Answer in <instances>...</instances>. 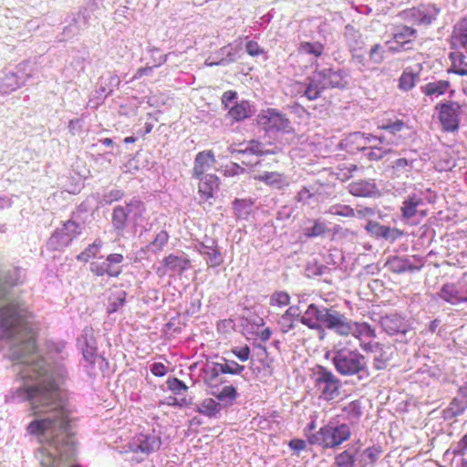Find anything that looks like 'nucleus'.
<instances>
[{
	"label": "nucleus",
	"instance_id": "nucleus-38",
	"mask_svg": "<svg viewBox=\"0 0 467 467\" xmlns=\"http://www.w3.org/2000/svg\"><path fill=\"white\" fill-rule=\"evenodd\" d=\"M103 246L101 239H96L91 244L84 249L79 254L77 255V260L87 263L90 259L97 257Z\"/></svg>",
	"mask_w": 467,
	"mask_h": 467
},
{
	"label": "nucleus",
	"instance_id": "nucleus-7",
	"mask_svg": "<svg viewBox=\"0 0 467 467\" xmlns=\"http://www.w3.org/2000/svg\"><path fill=\"white\" fill-rule=\"evenodd\" d=\"M123 260L124 256L121 254H110L103 262H92L90 271L97 276L107 275L110 277H118L122 271L120 264Z\"/></svg>",
	"mask_w": 467,
	"mask_h": 467
},
{
	"label": "nucleus",
	"instance_id": "nucleus-27",
	"mask_svg": "<svg viewBox=\"0 0 467 467\" xmlns=\"http://www.w3.org/2000/svg\"><path fill=\"white\" fill-rule=\"evenodd\" d=\"M423 204L422 199L417 194L409 195L402 202L400 207L401 215L404 219L409 220L417 214L418 208Z\"/></svg>",
	"mask_w": 467,
	"mask_h": 467
},
{
	"label": "nucleus",
	"instance_id": "nucleus-53",
	"mask_svg": "<svg viewBox=\"0 0 467 467\" xmlns=\"http://www.w3.org/2000/svg\"><path fill=\"white\" fill-rule=\"evenodd\" d=\"M300 322L311 329H321V325L317 321L315 314H309V306L300 317Z\"/></svg>",
	"mask_w": 467,
	"mask_h": 467
},
{
	"label": "nucleus",
	"instance_id": "nucleus-49",
	"mask_svg": "<svg viewBox=\"0 0 467 467\" xmlns=\"http://www.w3.org/2000/svg\"><path fill=\"white\" fill-rule=\"evenodd\" d=\"M290 303V296L284 291L275 292L270 298V305L273 306L284 307Z\"/></svg>",
	"mask_w": 467,
	"mask_h": 467
},
{
	"label": "nucleus",
	"instance_id": "nucleus-50",
	"mask_svg": "<svg viewBox=\"0 0 467 467\" xmlns=\"http://www.w3.org/2000/svg\"><path fill=\"white\" fill-rule=\"evenodd\" d=\"M369 60L374 64H380L385 58V49L380 44L371 47L368 52Z\"/></svg>",
	"mask_w": 467,
	"mask_h": 467
},
{
	"label": "nucleus",
	"instance_id": "nucleus-3",
	"mask_svg": "<svg viewBox=\"0 0 467 467\" xmlns=\"http://www.w3.org/2000/svg\"><path fill=\"white\" fill-rule=\"evenodd\" d=\"M351 429L347 423L334 424L328 422L322 426L317 431L307 437L312 445H317L322 449H335L351 437Z\"/></svg>",
	"mask_w": 467,
	"mask_h": 467
},
{
	"label": "nucleus",
	"instance_id": "nucleus-47",
	"mask_svg": "<svg viewBox=\"0 0 467 467\" xmlns=\"http://www.w3.org/2000/svg\"><path fill=\"white\" fill-rule=\"evenodd\" d=\"M219 369L223 374L239 375L244 370V366L234 360H226L224 364L219 363Z\"/></svg>",
	"mask_w": 467,
	"mask_h": 467
},
{
	"label": "nucleus",
	"instance_id": "nucleus-30",
	"mask_svg": "<svg viewBox=\"0 0 467 467\" xmlns=\"http://www.w3.org/2000/svg\"><path fill=\"white\" fill-rule=\"evenodd\" d=\"M385 267L394 274H402L408 270L413 269L408 258L397 255L389 257L385 263Z\"/></svg>",
	"mask_w": 467,
	"mask_h": 467
},
{
	"label": "nucleus",
	"instance_id": "nucleus-4",
	"mask_svg": "<svg viewBox=\"0 0 467 467\" xmlns=\"http://www.w3.org/2000/svg\"><path fill=\"white\" fill-rule=\"evenodd\" d=\"M314 383L320 393V398L325 400H332L339 395V379L323 366H317L314 371Z\"/></svg>",
	"mask_w": 467,
	"mask_h": 467
},
{
	"label": "nucleus",
	"instance_id": "nucleus-56",
	"mask_svg": "<svg viewBox=\"0 0 467 467\" xmlns=\"http://www.w3.org/2000/svg\"><path fill=\"white\" fill-rule=\"evenodd\" d=\"M245 50L247 54L251 57H257L265 54V49L260 47V45L254 40H249L245 45Z\"/></svg>",
	"mask_w": 467,
	"mask_h": 467
},
{
	"label": "nucleus",
	"instance_id": "nucleus-44",
	"mask_svg": "<svg viewBox=\"0 0 467 467\" xmlns=\"http://www.w3.org/2000/svg\"><path fill=\"white\" fill-rule=\"evenodd\" d=\"M356 462L355 454L349 450H345L335 457L336 467H354Z\"/></svg>",
	"mask_w": 467,
	"mask_h": 467
},
{
	"label": "nucleus",
	"instance_id": "nucleus-8",
	"mask_svg": "<svg viewBox=\"0 0 467 467\" xmlns=\"http://www.w3.org/2000/svg\"><path fill=\"white\" fill-rule=\"evenodd\" d=\"M440 13L435 5H421L403 11L404 18L416 25H431Z\"/></svg>",
	"mask_w": 467,
	"mask_h": 467
},
{
	"label": "nucleus",
	"instance_id": "nucleus-57",
	"mask_svg": "<svg viewBox=\"0 0 467 467\" xmlns=\"http://www.w3.org/2000/svg\"><path fill=\"white\" fill-rule=\"evenodd\" d=\"M168 388L175 394H180L182 390H187V386L176 378L169 379L167 380Z\"/></svg>",
	"mask_w": 467,
	"mask_h": 467
},
{
	"label": "nucleus",
	"instance_id": "nucleus-12",
	"mask_svg": "<svg viewBox=\"0 0 467 467\" xmlns=\"http://www.w3.org/2000/svg\"><path fill=\"white\" fill-rule=\"evenodd\" d=\"M449 43L451 49H467V14L453 24Z\"/></svg>",
	"mask_w": 467,
	"mask_h": 467
},
{
	"label": "nucleus",
	"instance_id": "nucleus-22",
	"mask_svg": "<svg viewBox=\"0 0 467 467\" xmlns=\"http://www.w3.org/2000/svg\"><path fill=\"white\" fill-rule=\"evenodd\" d=\"M370 133L354 132L346 139V148L349 152L365 151L367 152L368 144H369Z\"/></svg>",
	"mask_w": 467,
	"mask_h": 467
},
{
	"label": "nucleus",
	"instance_id": "nucleus-9",
	"mask_svg": "<svg viewBox=\"0 0 467 467\" xmlns=\"http://www.w3.org/2000/svg\"><path fill=\"white\" fill-rule=\"evenodd\" d=\"M281 152V149L274 147L273 149H264L262 143L256 140H251L244 148H233L232 153H237L240 155L239 160L244 165H251L253 161L249 159L250 156H259L266 154H278Z\"/></svg>",
	"mask_w": 467,
	"mask_h": 467
},
{
	"label": "nucleus",
	"instance_id": "nucleus-13",
	"mask_svg": "<svg viewBox=\"0 0 467 467\" xmlns=\"http://www.w3.org/2000/svg\"><path fill=\"white\" fill-rule=\"evenodd\" d=\"M315 78L322 82L323 88H343L347 86L346 74L344 70H334L333 68H324L317 72Z\"/></svg>",
	"mask_w": 467,
	"mask_h": 467
},
{
	"label": "nucleus",
	"instance_id": "nucleus-46",
	"mask_svg": "<svg viewBox=\"0 0 467 467\" xmlns=\"http://www.w3.org/2000/svg\"><path fill=\"white\" fill-rule=\"evenodd\" d=\"M342 411L346 414L348 420H358L362 414L361 403L356 400L343 407Z\"/></svg>",
	"mask_w": 467,
	"mask_h": 467
},
{
	"label": "nucleus",
	"instance_id": "nucleus-10",
	"mask_svg": "<svg viewBox=\"0 0 467 467\" xmlns=\"http://www.w3.org/2000/svg\"><path fill=\"white\" fill-rule=\"evenodd\" d=\"M142 210L143 203L140 201H131L125 206H116L112 213L113 227L115 230L123 231L126 227L129 214L136 212L140 216Z\"/></svg>",
	"mask_w": 467,
	"mask_h": 467
},
{
	"label": "nucleus",
	"instance_id": "nucleus-52",
	"mask_svg": "<svg viewBox=\"0 0 467 467\" xmlns=\"http://www.w3.org/2000/svg\"><path fill=\"white\" fill-rule=\"evenodd\" d=\"M313 223V227L310 229H306L305 233L306 237L311 238L320 236L325 234L328 231L327 225L324 223L319 222L318 220H314Z\"/></svg>",
	"mask_w": 467,
	"mask_h": 467
},
{
	"label": "nucleus",
	"instance_id": "nucleus-14",
	"mask_svg": "<svg viewBox=\"0 0 467 467\" xmlns=\"http://www.w3.org/2000/svg\"><path fill=\"white\" fill-rule=\"evenodd\" d=\"M216 163L213 150H206L198 152L194 158L192 175L193 178L207 176L206 173Z\"/></svg>",
	"mask_w": 467,
	"mask_h": 467
},
{
	"label": "nucleus",
	"instance_id": "nucleus-32",
	"mask_svg": "<svg viewBox=\"0 0 467 467\" xmlns=\"http://www.w3.org/2000/svg\"><path fill=\"white\" fill-rule=\"evenodd\" d=\"M393 349L391 346H386L381 344L380 348L375 352L373 364L376 369H385L388 366L389 361L391 359Z\"/></svg>",
	"mask_w": 467,
	"mask_h": 467
},
{
	"label": "nucleus",
	"instance_id": "nucleus-11",
	"mask_svg": "<svg viewBox=\"0 0 467 467\" xmlns=\"http://www.w3.org/2000/svg\"><path fill=\"white\" fill-rule=\"evenodd\" d=\"M369 141L365 156L370 161H379L393 151L391 143L384 136L370 133Z\"/></svg>",
	"mask_w": 467,
	"mask_h": 467
},
{
	"label": "nucleus",
	"instance_id": "nucleus-51",
	"mask_svg": "<svg viewBox=\"0 0 467 467\" xmlns=\"http://www.w3.org/2000/svg\"><path fill=\"white\" fill-rule=\"evenodd\" d=\"M329 213L333 215L342 217H353L355 216L354 209L349 205L346 204H336L330 207Z\"/></svg>",
	"mask_w": 467,
	"mask_h": 467
},
{
	"label": "nucleus",
	"instance_id": "nucleus-24",
	"mask_svg": "<svg viewBox=\"0 0 467 467\" xmlns=\"http://www.w3.org/2000/svg\"><path fill=\"white\" fill-rule=\"evenodd\" d=\"M254 179L276 189H283L289 184L285 174L278 171H265Z\"/></svg>",
	"mask_w": 467,
	"mask_h": 467
},
{
	"label": "nucleus",
	"instance_id": "nucleus-59",
	"mask_svg": "<svg viewBox=\"0 0 467 467\" xmlns=\"http://www.w3.org/2000/svg\"><path fill=\"white\" fill-rule=\"evenodd\" d=\"M232 353L242 362H244L249 359L250 357V348L245 345L242 348H232Z\"/></svg>",
	"mask_w": 467,
	"mask_h": 467
},
{
	"label": "nucleus",
	"instance_id": "nucleus-1",
	"mask_svg": "<svg viewBox=\"0 0 467 467\" xmlns=\"http://www.w3.org/2000/svg\"><path fill=\"white\" fill-rule=\"evenodd\" d=\"M31 317V313L18 302L0 308V337L12 342L13 360L27 364L20 373L25 384L16 393L29 401L34 415L47 414L27 426L31 435L55 450V453L47 448L39 451L41 467H75V449L67 435L69 411L61 398L59 386L52 377H48V366L44 358L27 360L37 351V333L29 322Z\"/></svg>",
	"mask_w": 467,
	"mask_h": 467
},
{
	"label": "nucleus",
	"instance_id": "nucleus-61",
	"mask_svg": "<svg viewBox=\"0 0 467 467\" xmlns=\"http://www.w3.org/2000/svg\"><path fill=\"white\" fill-rule=\"evenodd\" d=\"M385 225H381L377 222H368V223L366 226V229L370 232L373 235L377 237H382L383 235V230Z\"/></svg>",
	"mask_w": 467,
	"mask_h": 467
},
{
	"label": "nucleus",
	"instance_id": "nucleus-40",
	"mask_svg": "<svg viewBox=\"0 0 467 467\" xmlns=\"http://www.w3.org/2000/svg\"><path fill=\"white\" fill-rule=\"evenodd\" d=\"M71 237L66 235L64 231L57 230L49 238L48 245L53 250H61L71 243Z\"/></svg>",
	"mask_w": 467,
	"mask_h": 467
},
{
	"label": "nucleus",
	"instance_id": "nucleus-41",
	"mask_svg": "<svg viewBox=\"0 0 467 467\" xmlns=\"http://www.w3.org/2000/svg\"><path fill=\"white\" fill-rule=\"evenodd\" d=\"M382 454V449L379 445H373L364 450L361 462L363 466L374 465Z\"/></svg>",
	"mask_w": 467,
	"mask_h": 467
},
{
	"label": "nucleus",
	"instance_id": "nucleus-60",
	"mask_svg": "<svg viewBox=\"0 0 467 467\" xmlns=\"http://www.w3.org/2000/svg\"><path fill=\"white\" fill-rule=\"evenodd\" d=\"M402 235H403L402 231L396 229V228H390L389 226L385 225L384 230H383L382 238L390 239V240L394 241V240L401 237Z\"/></svg>",
	"mask_w": 467,
	"mask_h": 467
},
{
	"label": "nucleus",
	"instance_id": "nucleus-15",
	"mask_svg": "<svg viewBox=\"0 0 467 467\" xmlns=\"http://www.w3.org/2000/svg\"><path fill=\"white\" fill-rule=\"evenodd\" d=\"M190 260L188 258H182L175 254H169L165 256L161 261V265L156 268V274L159 276H164L168 271H184L188 268Z\"/></svg>",
	"mask_w": 467,
	"mask_h": 467
},
{
	"label": "nucleus",
	"instance_id": "nucleus-5",
	"mask_svg": "<svg viewBox=\"0 0 467 467\" xmlns=\"http://www.w3.org/2000/svg\"><path fill=\"white\" fill-rule=\"evenodd\" d=\"M256 123L265 132L289 131L291 129L286 115L273 108L262 109L256 117Z\"/></svg>",
	"mask_w": 467,
	"mask_h": 467
},
{
	"label": "nucleus",
	"instance_id": "nucleus-18",
	"mask_svg": "<svg viewBox=\"0 0 467 467\" xmlns=\"http://www.w3.org/2000/svg\"><path fill=\"white\" fill-rule=\"evenodd\" d=\"M202 250L200 253L208 257V265L210 267L220 266L223 263V258L218 249L217 242L213 238L205 237L201 243Z\"/></svg>",
	"mask_w": 467,
	"mask_h": 467
},
{
	"label": "nucleus",
	"instance_id": "nucleus-55",
	"mask_svg": "<svg viewBox=\"0 0 467 467\" xmlns=\"http://www.w3.org/2000/svg\"><path fill=\"white\" fill-rule=\"evenodd\" d=\"M61 230L66 233L67 236L71 237V241L80 234L79 224L70 220L64 223Z\"/></svg>",
	"mask_w": 467,
	"mask_h": 467
},
{
	"label": "nucleus",
	"instance_id": "nucleus-23",
	"mask_svg": "<svg viewBox=\"0 0 467 467\" xmlns=\"http://www.w3.org/2000/svg\"><path fill=\"white\" fill-rule=\"evenodd\" d=\"M221 374L223 372L219 369V363H212L203 368V381L210 390L218 389L224 382Z\"/></svg>",
	"mask_w": 467,
	"mask_h": 467
},
{
	"label": "nucleus",
	"instance_id": "nucleus-16",
	"mask_svg": "<svg viewBox=\"0 0 467 467\" xmlns=\"http://www.w3.org/2000/svg\"><path fill=\"white\" fill-rule=\"evenodd\" d=\"M353 322L349 321L343 314L334 310L329 316L326 327L333 330L339 336L348 337L352 332Z\"/></svg>",
	"mask_w": 467,
	"mask_h": 467
},
{
	"label": "nucleus",
	"instance_id": "nucleus-34",
	"mask_svg": "<svg viewBox=\"0 0 467 467\" xmlns=\"http://www.w3.org/2000/svg\"><path fill=\"white\" fill-rule=\"evenodd\" d=\"M210 394L214 396L219 401L229 405L237 398L236 389L232 385L224 386L221 390L219 389L210 390Z\"/></svg>",
	"mask_w": 467,
	"mask_h": 467
},
{
	"label": "nucleus",
	"instance_id": "nucleus-63",
	"mask_svg": "<svg viewBox=\"0 0 467 467\" xmlns=\"http://www.w3.org/2000/svg\"><path fill=\"white\" fill-rule=\"evenodd\" d=\"M150 371L156 377H163L167 373V368L163 363L155 362L152 364Z\"/></svg>",
	"mask_w": 467,
	"mask_h": 467
},
{
	"label": "nucleus",
	"instance_id": "nucleus-43",
	"mask_svg": "<svg viewBox=\"0 0 467 467\" xmlns=\"http://www.w3.org/2000/svg\"><path fill=\"white\" fill-rule=\"evenodd\" d=\"M334 309L327 307H319L316 304L312 303L309 305V314H315V317L317 321L321 325L323 324L325 327L327 324V320L329 316L332 315Z\"/></svg>",
	"mask_w": 467,
	"mask_h": 467
},
{
	"label": "nucleus",
	"instance_id": "nucleus-20",
	"mask_svg": "<svg viewBox=\"0 0 467 467\" xmlns=\"http://www.w3.org/2000/svg\"><path fill=\"white\" fill-rule=\"evenodd\" d=\"M417 31L408 26H402L398 28L397 32L393 35V41L395 47H390L392 52H400L401 50L409 49L405 46L410 44L416 37Z\"/></svg>",
	"mask_w": 467,
	"mask_h": 467
},
{
	"label": "nucleus",
	"instance_id": "nucleus-19",
	"mask_svg": "<svg viewBox=\"0 0 467 467\" xmlns=\"http://www.w3.org/2000/svg\"><path fill=\"white\" fill-rule=\"evenodd\" d=\"M439 296L451 305L467 302V291H463L452 283L444 284L439 293Z\"/></svg>",
	"mask_w": 467,
	"mask_h": 467
},
{
	"label": "nucleus",
	"instance_id": "nucleus-31",
	"mask_svg": "<svg viewBox=\"0 0 467 467\" xmlns=\"http://www.w3.org/2000/svg\"><path fill=\"white\" fill-rule=\"evenodd\" d=\"M351 336L360 342L365 338H375L377 334L375 328L367 322H353Z\"/></svg>",
	"mask_w": 467,
	"mask_h": 467
},
{
	"label": "nucleus",
	"instance_id": "nucleus-42",
	"mask_svg": "<svg viewBox=\"0 0 467 467\" xmlns=\"http://www.w3.org/2000/svg\"><path fill=\"white\" fill-rule=\"evenodd\" d=\"M197 411L208 417H213L220 411V404L213 399H205L202 401Z\"/></svg>",
	"mask_w": 467,
	"mask_h": 467
},
{
	"label": "nucleus",
	"instance_id": "nucleus-28",
	"mask_svg": "<svg viewBox=\"0 0 467 467\" xmlns=\"http://www.w3.org/2000/svg\"><path fill=\"white\" fill-rule=\"evenodd\" d=\"M449 59L451 61V67L448 69V73L464 77L462 72L467 71L466 56L462 51L456 50L449 54Z\"/></svg>",
	"mask_w": 467,
	"mask_h": 467
},
{
	"label": "nucleus",
	"instance_id": "nucleus-48",
	"mask_svg": "<svg viewBox=\"0 0 467 467\" xmlns=\"http://www.w3.org/2000/svg\"><path fill=\"white\" fill-rule=\"evenodd\" d=\"M317 82H319L318 79H312L306 86L304 95L307 98V99L315 100L320 97L324 88L323 86L320 87Z\"/></svg>",
	"mask_w": 467,
	"mask_h": 467
},
{
	"label": "nucleus",
	"instance_id": "nucleus-29",
	"mask_svg": "<svg viewBox=\"0 0 467 467\" xmlns=\"http://www.w3.org/2000/svg\"><path fill=\"white\" fill-rule=\"evenodd\" d=\"M252 115L251 104L247 100L237 102L233 107L229 108L228 116L234 121H241L248 119Z\"/></svg>",
	"mask_w": 467,
	"mask_h": 467
},
{
	"label": "nucleus",
	"instance_id": "nucleus-39",
	"mask_svg": "<svg viewBox=\"0 0 467 467\" xmlns=\"http://www.w3.org/2000/svg\"><path fill=\"white\" fill-rule=\"evenodd\" d=\"M298 51L318 58L324 54L325 46L320 42L303 41L298 46Z\"/></svg>",
	"mask_w": 467,
	"mask_h": 467
},
{
	"label": "nucleus",
	"instance_id": "nucleus-33",
	"mask_svg": "<svg viewBox=\"0 0 467 467\" xmlns=\"http://www.w3.org/2000/svg\"><path fill=\"white\" fill-rule=\"evenodd\" d=\"M451 87V82L449 80H438L433 82H429L425 86L421 88L422 92L426 96H441L445 94Z\"/></svg>",
	"mask_w": 467,
	"mask_h": 467
},
{
	"label": "nucleus",
	"instance_id": "nucleus-21",
	"mask_svg": "<svg viewBox=\"0 0 467 467\" xmlns=\"http://www.w3.org/2000/svg\"><path fill=\"white\" fill-rule=\"evenodd\" d=\"M380 325L382 328L389 335H396L399 333H406L407 325L404 318L397 314H389L380 318Z\"/></svg>",
	"mask_w": 467,
	"mask_h": 467
},
{
	"label": "nucleus",
	"instance_id": "nucleus-45",
	"mask_svg": "<svg viewBox=\"0 0 467 467\" xmlns=\"http://www.w3.org/2000/svg\"><path fill=\"white\" fill-rule=\"evenodd\" d=\"M349 192L355 196L365 197L371 192V185L367 182H354L348 186Z\"/></svg>",
	"mask_w": 467,
	"mask_h": 467
},
{
	"label": "nucleus",
	"instance_id": "nucleus-35",
	"mask_svg": "<svg viewBox=\"0 0 467 467\" xmlns=\"http://www.w3.org/2000/svg\"><path fill=\"white\" fill-rule=\"evenodd\" d=\"M83 332L84 337H89L92 339L91 343H86V347L82 350L83 358L89 364L94 365L97 358V347L93 339V330L92 328H85Z\"/></svg>",
	"mask_w": 467,
	"mask_h": 467
},
{
	"label": "nucleus",
	"instance_id": "nucleus-64",
	"mask_svg": "<svg viewBox=\"0 0 467 467\" xmlns=\"http://www.w3.org/2000/svg\"><path fill=\"white\" fill-rule=\"evenodd\" d=\"M237 97V93L234 90H227L222 96V104L225 109L229 108V103L234 100Z\"/></svg>",
	"mask_w": 467,
	"mask_h": 467
},
{
	"label": "nucleus",
	"instance_id": "nucleus-6",
	"mask_svg": "<svg viewBox=\"0 0 467 467\" xmlns=\"http://www.w3.org/2000/svg\"><path fill=\"white\" fill-rule=\"evenodd\" d=\"M438 119L445 132H455L460 128L462 107L457 101H447L436 106Z\"/></svg>",
	"mask_w": 467,
	"mask_h": 467
},
{
	"label": "nucleus",
	"instance_id": "nucleus-36",
	"mask_svg": "<svg viewBox=\"0 0 467 467\" xmlns=\"http://www.w3.org/2000/svg\"><path fill=\"white\" fill-rule=\"evenodd\" d=\"M406 127L405 122L398 118L382 119L378 123V129L385 130L391 135H396Z\"/></svg>",
	"mask_w": 467,
	"mask_h": 467
},
{
	"label": "nucleus",
	"instance_id": "nucleus-54",
	"mask_svg": "<svg viewBox=\"0 0 467 467\" xmlns=\"http://www.w3.org/2000/svg\"><path fill=\"white\" fill-rule=\"evenodd\" d=\"M170 235L168 232L165 230H161L156 234L155 238L150 243V245L156 248L155 252H160L167 244Z\"/></svg>",
	"mask_w": 467,
	"mask_h": 467
},
{
	"label": "nucleus",
	"instance_id": "nucleus-2",
	"mask_svg": "<svg viewBox=\"0 0 467 467\" xmlns=\"http://www.w3.org/2000/svg\"><path fill=\"white\" fill-rule=\"evenodd\" d=\"M332 363L342 376H354L368 371V360L358 348L338 343L333 350Z\"/></svg>",
	"mask_w": 467,
	"mask_h": 467
},
{
	"label": "nucleus",
	"instance_id": "nucleus-26",
	"mask_svg": "<svg viewBox=\"0 0 467 467\" xmlns=\"http://www.w3.org/2000/svg\"><path fill=\"white\" fill-rule=\"evenodd\" d=\"M301 311L298 306H291L286 309L279 321V325L283 333H287L295 328L296 322L298 320Z\"/></svg>",
	"mask_w": 467,
	"mask_h": 467
},
{
	"label": "nucleus",
	"instance_id": "nucleus-37",
	"mask_svg": "<svg viewBox=\"0 0 467 467\" xmlns=\"http://www.w3.org/2000/svg\"><path fill=\"white\" fill-rule=\"evenodd\" d=\"M419 78V73H414L410 68H406L399 78L398 87L400 90L410 91L415 87Z\"/></svg>",
	"mask_w": 467,
	"mask_h": 467
},
{
	"label": "nucleus",
	"instance_id": "nucleus-17",
	"mask_svg": "<svg viewBox=\"0 0 467 467\" xmlns=\"http://www.w3.org/2000/svg\"><path fill=\"white\" fill-rule=\"evenodd\" d=\"M198 182V193L202 201H208L214 196L215 191L219 189L220 180L215 174H207L195 178Z\"/></svg>",
	"mask_w": 467,
	"mask_h": 467
},
{
	"label": "nucleus",
	"instance_id": "nucleus-58",
	"mask_svg": "<svg viewBox=\"0 0 467 467\" xmlns=\"http://www.w3.org/2000/svg\"><path fill=\"white\" fill-rule=\"evenodd\" d=\"M314 195L315 193L312 192L309 188L304 186L298 191L296 199L298 202L306 204L314 197Z\"/></svg>",
	"mask_w": 467,
	"mask_h": 467
},
{
	"label": "nucleus",
	"instance_id": "nucleus-25",
	"mask_svg": "<svg viewBox=\"0 0 467 467\" xmlns=\"http://www.w3.org/2000/svg\"><path fill=\"white\" fill-rule=\"evenodd\" d=\"M138 445L134 449H132L133 452H142L150 454L154 451L158 450L161 444V439L153 435L140 434L138 437Z\"/></svg>",
	"mask_w": 467,
	"mask_h": 467
},
{
	"label": "nucleus",
	"instance_id": "nucleus-62",
	"mask_svg": "<svg viewBox=\"0 0 467 467\" xmlns=\"http://www.w3.org/2000/svg\"><path fill=\"white\" fill-rule=\"evenodd\" d=\"M244 171V169L236 163L226 165L223 170V174L226 176H234Z\"/></svg>",
	"mask_w": 467,
	"mask_h": 467
}]
</instances>
